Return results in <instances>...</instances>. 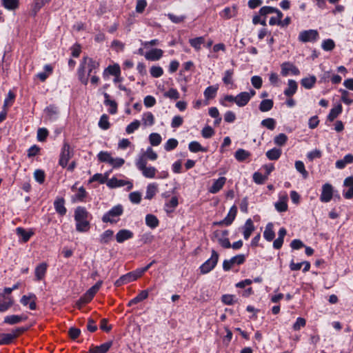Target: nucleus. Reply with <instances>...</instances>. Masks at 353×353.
<instances>
[{
	"label": "nucleus",
	"mask_w": 353,
	"mask_h": 353,
	"mask_svg": "<svg viewBox=\"0 0 353 353\" xmlns=\"http://www.w3.org/2000/svg\"><path fill=\"white\" fill-rule=\"evenodd\" d=\"M88 212L83 207H77L74 211V220L77 222L76 229L78 232H84L89 230L90 223L87 220Z\"/></svg>",
	"instance_id": "nucleus-1"
},
{
	"label": "nucleus",
	"mask_w": 353,
	"mask_h": 353,
	"mask_svg": "<svg viewBox=\"0 0 353 353\" xmlns=\"http://www.w3.org/2000/svg\"><path fill=\"white\" fill-rule=\"evenodd\" d=\"M218 260L219 254L215 250H212L211 257L200 267L201 272L202 274H207L210 272L216 266Z\"/></svg>",
	"instance_id": "nucleus-2"
},
{
	"label": "nucleus",
	"mask_w": 353,
	"mask_h": 353,
	"mask_svg": "<svg viewBox=\"0 0 353 353\" xmlns=\"http://www.w3.org/2000/svg\"><path fill=\"white\" fill-rule=\"evenodd\" d=\"M73 156V151L71 149L70 145L68 143H64L61 152L60 154V158L59 161V164L62 168H65L68 165L69 160Z\"/></svg>",
	"instance_id": "nucleus-3"
},
{
	"label": "nucleus",
	"mask_w": 353,
	"mask_h": 353,
	"mask_svg": "<svg viewBox=\"0 0 353 353\" xmlns=\"http://www.w3.org/2000/svg\"><path fill=\"white\" fill-rule=\"evenodd\" d=\"M123 209L121 205H117L113 207L110 210L105 213L102 217L103 223H115L114 217H118L123 214Z\"/></svg>",
	"instance_id": "nucleus-4"
},
{
	"label": "nucleus",
	"mask_w": 353,
	"mask_h": 353,
	"mask_svg": "<svg viewBox=\"0 0 353 353\" xmlns=\"http://www.w3.org/2000/svg\"><path fill=\"white\" fill-rule=\"evenodd\" d=\"M139 277H141V276L139 274H138L137 270H136L135 271L130 272L126 274L121 276L119 279H117L115 281L114 285L117 287H119L124 284L134 281Z\"/></svg>",
	"instance_id": "nucleus-5"
},
{
	"label": "nucleus",
	"mask_w": 353,
	"mask_h": 353,
	"mask_svg": "<svg viewBox=\"0 0 353 353\" xmlns=\"http://www.w3.org/2000/svg\"><path fill=\"white\" fill-rule=\"evenodd\" d=\"M25 330V328L21 327L13 330L12 333L0 334V345L10 344L14 338H16L19 334L22 333Z\"/></svg>",
	"instance_id": "nucleus-6"
},
{
	"label": "nucleus",
	"mask_w": 353,
	"mask_h": 353,
	"mask_svg": "<svg viewBox=\"0 0 353 353\" xmlns=\"http://www.w3.org/2000/svg\"><path fill=\"white\" fill-rule=\"evenodd\" d=\"M319 38V33L315 30H304L299 33V39L300 41L314 42Z\"/></svg>",
	"instance_id": "nucleus-7"
},
{
	"label": "nucleus",
	"mask_w": 353,
	"mask_h": 353,
	"mask_svg": "<svg viewBox=\"0 0 353 353\" xmlns=\"http://www.w3.org/2000/svg\"><path fill=\"white\" fill-rule=\"evenodd\" d=\"M127 185L128 190H130L132 188V183L130 181H127L124 180L117 179L115 177H113L109 179L107 182V185L111 188H114L117 187H122Z\"/></svg>",
	"instance_id": "nucleus-8"
},
{
	"label": "nucleus",
	"mask_w": 353,
	"mask_h": 353,
	"mask_svg": "<svg viewBox=\"0 0 353 353\" xmlns=\"http://www.w3.org/2000/svg\"><path fill=\"white\" fill-rule=\"evenodd\" d=\"M289 72H292L294 75H298L299 70L293 64L289 62H285L281 65V74L283 76H287Z\"/></svg>",
	"instance_id": "nucleus-9"
},
{
	"label": "nucleus",
	"mask_w": 353,
	"mask_h": 353,
	"mask_svg": "<svg viewBox=\"0 0 353 353\" xmlns=\"http://www.w3.org/2000/svg\"><path fill=\"white\" fill-rule=\"evenodd\" d=\"M163 54V51L161 49L154 48L145 54V58L150 61H158Z\"/></svg>",
	"instance_id": "nucleus-10"
},
{
	"label": "nucleus",
	"mask_w": 353,
	"mask_h": 353,
	"mask_svg": "<svg viewBox=\"0 0 353 353\" xmlns=\"http://www.w3.org/2000/svg\"><path fill=\"white\" fill-rule=\"evenodd\" d=\"M112 345V342L109 341L99 346H92L87 353H106Z\"/></svg>",
	"instance_id": "nucleus-11"
},
{
	"label": "nucleus",
	"mask_w": 353,
	"mask_h": 353,
	"mask_svg": "<svg viewBox=\"0 0 353 353\" xmlns=\"http://www.w3.org/2000/svg\"><path fill=\"white\" fill-rule=\"evenodd\" d=\"M133 235V233L130 230L123 229L117 232L116 234V239L118 243H121L125 240L132 238Z\"/></svg>",
	"instance_id": "nucleus-12"
},
{
	"label": "nucleus",
	"mask_w": 353,
	"mask_h": 353,
	"mask_svg": "<svg viewBox=\"0 0 353 353\" xmlns=\"http://www.w3.org/2000/svg\"><path fill=\"white\" fill-rule=\"evenodd\" d=\"M226 178L221 176L218 179L215 180L212 185L209 188V192L212 194L217 193L220 190L222 189L224 184L225 183Z\"/></svg>",
	"instance_id": "nucleus-13"
},
{
	"label": "nucleus",
	"mask_w": 353,
	"mask_h": 353,
	"mask_svg": "<svg viewBox=\"0 0 353 353\" xmlns=\"http://www.w3.org/2000/svg\"><path fill=\"white\" fill-rule=\"evenodd\" d=\"M54 206L56 212L61 216L66 214V208L65 207V200L63 198H57L54 202Z\"/></svg>",
	"instance_id": "nucleus-14"
},
{
	"label": "nucleus",
	"mask_w": 353,
	"mask_h": 353,
	"mask_svg": "<svg viewBox=\"0 0 353 353\" xmlns=\"http://www.w3.org/2000/svg\"><path fill=\"white\" fill-rule=\"evenodd\" d=\"M353 163V154H347L343 159L338 160L336 163V168L338 169H343L347 164Z\"/></svg>",
	"instance_id": "nucleus-15"
},
{
	"label": "nucleus",
	"mask_w": 353,
	"mask_h": 353,
	"mask_svg": "<svg viewBox=\"0 0 353 353\" xmlns=\"http://www.w3.org/2000/svg\"><path fill=\"white\" fill-rule=\"evenodd\" d=\"M297 88V83L294 80H288V88L284 90V94L288 97H291L296 93Z\"/></svg>",
	"instance_id": "nucleus-16"
},
{
	"label": "nucleus",
	"mask_w": 353,
	"mask_h": 353,
	"mask_svg": "<svg viewBox=\"0 0 353 353\" xmlns=\"http://www.w3.org/2000/svg\"><path fill=\"white\" fill-rule=\"evenodd\" d=\"M331 200V185L325 183L323 186L321 201L322 202H329Z\"/></svg>",
	"instance_id": "nucleus-17"
},
{
	"label": "nucleus",
	"mask_w": 353,
	"mask_h": 353,
	"mask_svg": "<svg viewBox=\"0 0 353 353\" xmlns=\"http://www.w3.org/2000/svg\"><path fill=\"white\" fill-rule=\"evenodd\" d=\"M286 230L284 228H281L279 231V237L275 239L273 242L274 248L279 250L282 247L283 243V239L286 234Z\"/></svg>",
	"instance_id": "nucleus-18"
},
{
	"label": "nucleus",
	"mask_w": 353,
	"mask_h": 353,
	"mask_svg": "<svg viewBox=\"0 0 353 353\" xmlns=\"http://www.w3.org/2000/svg\"><path fill=\"white\" fill-rule=\"evenodd\" d=\"M254 230V226L251 219H248L244 226H243V236L245 239H248L252 234V232Z\"/></svg>",
	"instance_id": "nucleus-19"
},
{
	"label": "nucleus",
	"mask_w": 353,
	"mask_h": 353,
	"mask_svg": "<svg viewBox=\"0 0 353 353\" xmlns=\"http://www.w3.org/2000/svg\"><path fill=\"white\" fill-rule=\"evenodd\" d=\"M26 319V317L23 316L10 315L4 318V323L10 325H14L25 321Z\"/></svg>",
	"instance_id": "nucleus-20"
},
{
	"label": "nucleus",
	"mask_w": 353,
	"mask_h": 353,
	"mask_svg": "<svg viewBox=\"0 0 353 353\" xmlns=\"http://www.w3.org/2000/svg\"><path fill=\"white\" fill-rule=\"evenodd\" d=\"M250 101L247 92H242L236 95V105L239 107H244Z\"/></svg>",
	"instance_id": "nucleus-21"
},
{
	"label": "nucleus",
	"mask_w": 353,
	"mask_h": 353,
	"mask_svg": "<svg viewBox=\"0 0 353 353\" xmlns=\"http://www.w3.org/2000/svg\"><path fill=\"white\" fill-rule=\"evenodd\" d=\"M82 63H83V65L88 64V76L90 75V74L92 72V70L97 68L99 65V63L94 61L91 58L84 57L83 59Z\"/></svg>",
	"instance_id": "nucleus-22"
},
{
	"label": "nucleus",
	"mask_w": 353,
	"mask_h": 353,
	"mask_svg": "<svg viewBox=\"0 0 353 353\" xmlns=\"http://www.w3.org/2000/svg\"><path fill=\"white\" fill-rule=\"evenodd\" d=\"M47 265L45 263H42L37 266L35 269V276L37 281L41 280L46 272Z\"/></svg>",
	"instance_id": "nucleus-23"
},
{
	"label": "nucleus",
	"mask_w": 353,
	"mask_h": 353,
	"mask_svg": "<svg viewBox=\"0 0 353 353\" xmlns=\"http://www.w3.org/2000/svg\"><path fill=\"white\" fill-rule=\"evenodd\" d=\"M236 213H237V208L235 205H233L227 216L224 219V222H225V225H230L232 223L233 221L234 220L236 216Z\"/></svg>",
	"instance_id": "nucleus-24"
},
{
	"label": "nucleus",
	"mask_w": 353,
	"mask_h": 353,
	"mask_svg": "<svg viewBox=\"0 0 353 353\" xmlns=\"http://www.w3.org/2000/svg\"><path fill=\"white\" fill-rule=\"evenodd\" d=\"M237 13V9L235 6L227 7L221 12V16L225 19H230L234 17Z\"/></svg>",
	"instance_id": "nucleus-25"
},
{
	"label": "nucleus",
	"mask_w": 353,
	"mask_h": 353,
	"mask_svg": "<svg viewBox=\"0 0 353 353\" xmlns=\"http://www.w3.org/2000/svg\"><path fill=\"white\" fill-rule=\"evenodd\" d=\"M263 236L268 241H271L274 239L275 233L273 230V224L272 223H269L266 225Z\"/></svg>",
	"instance_id": "nucleus-26"
},
{
	"label": "nucleus",
	"mask_w": 353,
	"mask_h": 353,
	"mask_svg": "<svg viewBox=\"0 0 353 353\" xmlns=\"http://www.w3.org/2000/svg\"><path fill=\"white\" fill-rule=\"evenodd\" d=\"M16 232L17 235L21 238L23 242H27L33 234L32 232L27 231L22 228H17L16 229Z\"/></svg>",
	"instance_id": "nucleus-27"
},
{
	"label": "nucleus",
	"mask_w": 353,
	"mask_h": 353,
	"mask_svg": "<svg viewBox=\"0 0 353 353\" xmlns=\"http://www.w3.org/2000/svg\"><path fill=\"white\" fill-rule=\"evenodd\" d=\"M158 190V186L155 183H150L147 186L146 194L145 199L150 200L156 194Z\"/></svg>",
	"instance_id": "nucleus-28"
},
{
	"label": "nucleus",
	"mask_w": 353,
	"mask_h": 353,
	"mask_svg": "<svg viewBox=\"0 0 353 353\" xmlns=\"http://www.w3.org/2000/svg\"><path fill=\"white\" fill-rule=\"evenodd\" d=\"M282 151L279 148H274L266 152V157L272 161L277 160L279 159Z\"/></svg>",
	"instance_id": "nucleus-29"
},
{
	"label": "nucleus",
	"mask_w": 353,
	"mask_h": 353,
	"mask_svg": "<svg viewBox=\"0 0 353 353\" xmlns=\"http://www.w3.org/2000/svg\"><path fill=\"white\" fill-rule=\"evenodd\" d=\"M250 156V153L244 149H238L234 154L236 159L240 162L245 161Z\"/></svg>",
	"instance_id": "nucleus-30"
},
{
	"label": "nucleus",
	"mask_w": 353,
	"mask_h": 353,
	"mask_svg": "<svg viewBox=\"0 0 353 353\" xmlns=\"http://www.w3.org/2000/svg\"><path fill=\"white\" fill-rule=\"evenodd\" d=\"M114 232L111 230H107L102 233L99 238V242L101 244H107L112 240Z\"/></svg>",
	"instance_id": "nucleus-31"
},
{
	"label": "nucleus",
	"mask_w": 353,
	"mask_h": 353,
	"mask_svg": "<svg viewBox=\"0 0 353 353\" xmlns=\"http://www.w3.org/2000/svg\"><path fill=\"white\" fill-rule=\"evenodd\" d=\"M145 223L148 227L154 229L159 225V222L154 215L147 214L145 216Z\"/></svg>",
	"instance_id": "nucleus-32"
},
{
	"label": "nucleus",
	"mask_w": 353,
	"mask_h": 353,
	"mask_svg": "<svg viewBox=\"0 0 353 353\" xmlns=\"http://www.w3.org/2000/svg\"><path fill=\"white\" fill-rule=\"evenodd\" d=\"M45 112L48 118L50 120L57 119L59 113L58 108L54 105H49L45 109Z\"/></svg>",
	"instance_id": "nucleus-33"
},
{
	"label": "nucleus",
	"mask_w": 353,
	"mask_h": 353,
	"mask_svg": "<svg viewBox=\"0 0 353 353\" xmlns=\"http://www.w3.org/2000/svg\"><path fill=\"white\" fill-rule=\"evenodd\" d=\"M178 203L177 197L173 196L169 202L165 203V210L167 212V213L172 212L177 207Z\"/></svg>",
	"instance_id": "nucleus-34"
},
{
	"label": "nucleus",
	"mask_w": 353,
	"mask_h": 353,
	"mask_svg": "<svg viewBox=\"0 0 353 353\" xmlns=\"http://www.w3.org/2000/svg\"><path fill=\"white\" fill-rule=\"evenodd\" d=\"M205 39L203 37H199L194 39H190L189 40V43L192 47H193L196 50H199L201 49V44L204 43Z\"/></svg>",
	"instance_id": "nucleus-35"
},
{
	"label": "nucleus",
	"mask_w": 353,
	"mask_h": 353,
	"mask_svg": "<svg viewBox=\"0 0 353 353\" xmlns=\"http://www.w3.org/2000/svg\"><path fill=\"white\" fill-rule=\"evenodd\" d=\"M274 103L272 99H264L259 105V110L261 112H268L273 107Z\"/></svg>",
	"instance_id": "nucleus-36"
},
{
	"label": "nucleus",
	"mask_w": 353,
	"mask_h": 353,
	"mask_svg": "<svg viewBox=\"0 0 353 353\" xmlns=\"http://www.w3.org/2000/svg\"><path fill=\"white\" fill-rule=\"evenodd\" d=\"M218 90L217 86H209L204 91V96L206 99H214Z\"/></svg>",
	"instance_id": "nucleus-37"
},
{
	"label": "nucleus",
	"mask_w": 353,
	"mask_h": 353,
	"mask_svg": "<svg viewBox=\"0 0 353 353\" xmlns=\"http://www.w3.org/2000/svg\"><path fill=\"white\" fill-rule=\"evenodd\" d=\"M78 76L80 81L83 84L87 85L88 82V76L85 75V65H83V63H81L80 68H79Z\"/></svg>",
	"instance_id": "nucleus-38"
},
{
	"label": "nucleus",
	"mask_w": 353,
	"mask_h": 353,
	"mask_svg": "<svg viewBox=\"0 0 353 353\" xmlns=\"http://www.w3.org/2000/svg\"><path fill=\"white\" fill-rule=\"evenodd\" d=\"M316 82V77L314 76H312L310 77L304 78L301 80V83L302 86L307 89H310L313 87L314 84Z\"/></svg>",
	"instance_id": "nucleus-39"
},
{
	"label": "nucleus",
	"mask_w": 353,
	"mask_h": 353,
	"mask_svg": "<svg viewBox=\"0 0 353 353\" xmlns=\"http://www.w3.org/2000/svg\"><path fill=\"white\" fill-rule=\"evenodd\" d=\"M189 150L192 152H206L207 149L203 148L197 141H192L189 143Z\"/></svg>",
	"instance_id": "nucleus-40"
},
{
	"label": "nucleus",
	"mask_w": 353,
	"mask_h": 353,
	"mask_svg": "<svg viewBox=\"0 0 353 353\" xmlns=\"http://www.w3.org/2000/svg\"><path fill=\"white\" fill-rule=\"evenodd\" d=\"M143 175L146 178H154L157 172V169L154 167H145L141 170Z\"/></svg>",
	"instance_id": "nucleus-41"
},
{
	"label": "nucleus",
	"mask_w": 353,
	"mask_h": 353,
	"mask_svg": "<svg viewBox=\"0 0 353 353\" xmlns=\"http://www.w3.org/2000/svg\"><path fill=\"white\" fill-rule=\"evenodd\" d=\"M98 159L101 162H106L112 163L113 162V158L110 154L107 152H100L98 154Z\"/></svg>",
	"instance_id": "nucleus-42"
},
{
	"label": "nucleus",
	"mask_w": 353,
	"mask_h": 353,
	"mask_svg": "<svg viewBox=\"0 0 353 353\" xmlns=\"http://www.w3.org/2000/svg\"><path fill=\"white\" fill-rule=\"evenodd\" d=\"M275 208L278 212H283L288 210L287 197H284L283 200L275 203Z\"/></svg>",
	"instance_id": "nucleus-43"
},
{
	"label": "nucleus",
	"mask_w": 353,
	"mask_h": 353,
	"mask_svg": "<svg viewBox=\"0 0 353 353\" xmlns=\"http://www.w3.org/2000/svg\"><path fill=\"white\" fill-rule=\"evenodd\" d=\"M142 119L145 125H152L154 123V115L150 112L143 114Z\"/></svg>",
	"instance_id": "nucleus-44"
},
{
	"label": "nucleus",
	"mask_w": 353,
	"mask_h": 353,
	"mask_svg": "<svg viewBox=\"0 0 353 353\" xmlns=\"http://www.w3.org/2000/svg\"><path fill=\"white\" fill-rule=\"evenodd\" d=\"M150 143L152 145L157 146L161 142V137L158 133H152L149 137Z\"/></svg>",
	"instance_id": "nucleus-45"
},
{
	"label": "nucleus",
	"mask_w": 353,
	"mask_h": 353,
	"mask_svg": "<svg viewBox=\"0 0 353 353\" xmlns=\"http://www.w3.org/2000/svg\"><path fill=\"white\" fill-rule=\"evenodd\" d=\"M295 168L299 172L304 179L308 176V172L305 169L304 163L301 161H297L295 163Z\"/></svg>",
	"instance_id": "nucleus-46"
},
{
	"label": "nucleus",
	"mask_w": 353,
	"mask_h": 353,
	"mask_svg": "<svg viewBox=\"0 0 353 353\" xmlns=\"http://www.w3.org/2000/svg\"><path fill=\"white\" fill-rule=\"evenodd\" d=\"M234 74V70H228L225 72L224 77L223 78V81L225 84H232V76Z\"/></svg>",
	"instance_id": "nucleus-47"
},
{
	"label": "nucleus",
	"mask_w": 353,
	"mask_h": 353,
	"mask_svg": "<svg viewBox=\"0 0 353 353\" xmlns=\"http://www.w3.org/2000/svg\"><path fill=\"white\" fill-rule=\"evenodd\" d=\"M14 98L15 94L12 91H9L7 97L4 100L3 108L6 109L7 108L11 106L14 102Z\"/></svg>",
	"instance_id": "nucleus-48"
},
{
	"label": "nucleus",
	"mask_w": 353,
	"mask_h": 353,
	"mask_svg": "<svg viewBox=\"0 0 353 353\" xmlns=\"http://www.w3.org/2000/svg\"><path fill=\"white\" fill-rule=\"evenodd\" d=\"M287 140L288 137L285 134L281 133L274 137V141L276 145L282 146L285 144Z\"/></svg>",
	"instance_id": "nucleus-49"
},
{
	"label": "nucleus",
	"mask_w": 353,
	"mask_h": 353,
	"mask_svg": "<svg viewBox=\"0 0 353 353\" xmlns=\"http://www.w3.org/2000/svg\"><path fill=\"white\" fill-rule=\"evenodd\" d=\"M261 125L269 130H274L276 125V121L274 119L268 118L261 121Z\"/></svg>",
	"instance_id": "nucleus-50"
},
{
	"label": "nucleus",
	"mask_w": 353,
	"mask_h": 353,
	"mask_svg": "<svg viewBox=\"0 0 353 353\" xmlns=\"http://www.w3.org/2000/svg\"><path fill=\"white\" fill-rule=\"evenodd\" d=\"M99 126L103 130H108L110 128L108 115L103 114L101 117L99 122Z\"/></svg>",
	"instance_id": "nucleus-51"
},
{
	"label": "nucleus",
	"mask_w": 353,
	"mask_h": 353,
	"mask_svg": "<svg viewBox=\"0 0 353 353\" xmlns=\"http://www.w3.org/2000/svg\"><path fill=\"white\" fill-rule=\"evenodd\" d=\"M146 164H147V159H146V157H145V154H141L139 159L137 160L136 161V165L137 167V168L139 170H143L144 168L147 167L146 166Z\"/></svg>",
	"instance_id": "nucleus-52"
},
{
	"label": "nucleus",
	"mask_w": 353,
	"mask_h": 353,
	"mask_svg": "<svg viewBox=\"0 0 353 353\" xmlns=\"http://www.w3.org/2000/svg\"><path fill=\"white\" fill-rule=\"evenodd\" d=\"M4 7L9 10H14L18 7V0H2Z\"/></svg>",
	"instance_id": "nucleus-53"
},
{
	"label": "nucleus",
	"mask_w": 353,
	"mask_h": 353,
	"mask_svg": "<svg viewBox=\"0 0 353 353\" xmlns=\"http://www.w3.org/2000/svg\"><path fill=\"white\" fill-rule=\"evenodd\" d=\"M245 260V256L244 254H239L231 258L229 261L233 265H241L244 263Z\"/></svg>",
	"instance_id": "nucleus-54"
},
{
	"label": "nucleus",
	"mask_w": 353,
	"mask_h": 353,
	"mask_svg": "<svg viewBox=\"0 0 353 353\" xmlns=\"http://www.w3.org/2000/svg\"><path fill=\"white\" fill-rule=\"evenodd\" d=\"M168 17L170 19V20L174 23H180L186 19V17L185 15L178 16L171 13H169L168 14Z\"/></svg>",
	"instance_id": "nucleus-55"
},
{
	"label": "nucleus",
	"mask_w": 353,
	"mask_h": 353,
	"mask_svg": "<svg viewBox=\"0 0 353 353\" xmlns=\"http://www.w3.org/2000/svg\"><path fill=\"white\" fill-rule=\"evenodd\" d=\"M150 72V74L155 78L160 77L163 73V70L160 66L151 67Z\"/></svg>",
	"instance_id": "nucleus-56"
},
{
	"label": "nucleus",
	"mask_w": 353,
	"mask_h": 353,
	"mask_svg": "<svg viewBox=\"0 0 353 353\" xmlns=\"http://www.w3.org/2000/svg\"><path fill=\"white\" fill-rule=\"evenodd\" d=\"M106 70L109 72V74L115 77H118L121 72L120 67L118 64L108 66Z\"/></svg>",
	"instance_id": "nucleus-57"
},
{
	"label": "nucleus",
	"mask_w": 353,
	"mask_h": 353,
	"mask_svg": "<svg viewBox=\"0 0 353 353\" xmlns=\"http://www.w3.org/2000/svg\"><path fill=\"white\" fill-rule=\"evenodd\" d=\"M178 145V141L175 139H170L168 140L165 145V150L166 151H170L174 150Z\"/></svg>",
	"instance_id": "nucleus-58"
},
{
	"label": "nucleus",
	"mask_w": 353,
	"mask_h": 353,
	"mask_svg": "<svg viewBox=\"0 0 353 353\" xmlns=\"http://www.w3.org/2000/svg\"><path fill=\"white\" fill-rule=\"evenodd\" d=\"M140 126V122L138 120H135L134 121L132 122L130 124H129L125 129V131L128 134H131L134 132L136 130L139 128Z\"/></svg>",
	"instance_id": "nucleus-59"
},
{
	"label": "nucleus",
	"mask_w": 353,
	"mask_h": 353,
	"mask_svg": "<svg viewBox=\"0 0 353 353\" xmlns=\"http://www.w3.org/2000/svg\"><path fill=\"white\" fill-rule=\"evenodd\" d=\"M35 180L40 184L43 183L45 181V173L41 170H36L34 173Z\"/></svg>",
	"instance_id": "nucleus-60"
},
{
	"label": "nucleus",
	"mask_w": 353,
	"mask_h": 353,
	"mask_svg": "<svg viewBox=\"0 0 353 353\" xmlns=\"http://www.w3.org/2000/svg\"><path fill=\"white\" fill-rule=\"evenodd\" d=\"M164 97L172 99H178L180 95L179 92L176 89L171 88L168 92L164 93Z\"/></svg>",
	"instance_id": "nucleus-61"
},
{
	"label": "nucleus",
	"mask_w": 353,
	"mask_h": 353,
	"mask_svg": "<svg viewBox=\"0 0 353 353\" xmlns=\"http://www.w3.org/2000/svg\"><path fill=\"white\" fill-rule=\"evenodd\" d=\"M102 283L103 281H99L98 282H97V283L93 285L92 288H90L88 290V293L90 294L89 295V297H93L94 296V294L98 292V290H99V288H101V285H102Z\"/></svg>",
	"instance_id": "nucleus-62"
},
{
	"label": "nucleus",
	"mask_w": 353,
	"mask_h": 353,
	"mask_svg": "<svg viewBox=\"0 0 353 353\" xmlns=\"http://www.w3.org/2000/svg\"><path fill=\"white\" fill-rule=\"evenodd\" d=\"M214 134V131L212 127L208 125L205 126L201 131L203 137L205 139L210 138Z\"/></svg>",
	"instance_id": "nucleus-63"
},
{
	"label": "nucleus",
	"mask_w": 353,
	"mask_h": 353,
	"mask_svg": "<svg viewBox=\"0 0 353 353\" xmlns=\"http://www.w3.org/2000/svg\"><path fill=\"white\" fill-rule=\"evenodd\" d=\"M130 200L133 203H139L141 199V194L139 192H131L129 195Z\"/></svg>",
	"instance_id": "nucleus-64"
}]
</instances>
